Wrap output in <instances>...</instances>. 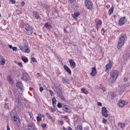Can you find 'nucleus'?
I'll use <instances>...</instances> for the list:
<instances>
[{
    "label": "nucleus",
    "instance_id": "obj_1",
    "mask_svg": "<svg viewBox=\"0 0 130 130\" xmlns=\"http://www.w3.org/2000/svg\"><path fill=\"white\" fill-rule=\"evenodd\" d=\"M119 75V72L116 70H112L110 76V78L108 80V82L109 84H112V83H114L116 81V79L118 77Z\"/></svg>",
    "mask_w": 130,
    "mask_h": 130
},
{
    "label": "nucleus",
    "instance_id": "obj_2",
    "mask_svg": "<svg viewBox=\"0 0 130 130\" xmlns=\"http://www.w3.org/2000/svg\"><path fill=\"white\" fill-rule=\"evenodd\" d=\"M126 36V35H125V34H122L121 35L117 44L118 49H120V48H121V47H122V46H123V45H124Z\"/></svg>",
    "mask_w": 130,
    "mask_h": 130
},
{
    "label": "nucleus",
    "instance_id": "obj_3",
    "mask_svg": "<svg viewBox=\"0 0 130 130\" xmlns=\"http://www.w3.org/2000/svg\"><path fill=\"white\" fill-rule=\"evenodd\" d=\"M24 28L27 35H31L34 31V29L31 25H29V24H25L24 25Z\"/></svg>",
    "mask_w": 130,
    "mask_h": 130
},
{
    "label": "nucleus",
    "instance_id": "obj_4",
    "mask_svg": "<svg viewBox=\"0 0 130 130\" xmlns=\"http://www.w3.org/2000/svg\"><path fill=\"white\" fill-rule=\"evenodd\" d=\"M15 98L14 99L15 105L16 107H20L22 105V98L18 94L16 93L15 94Z\"/></svg>",
    "mask_w": 130,
    "mask_h": 130
},
{
    "label": "nucleus",
    "instance_id": "obj_5",
    "mask_svg": "<svg viewBox=\"0 0 130 130\" xmlns=\"http://www.w3.org/2000/svg\"><path fill=\"white\" fill-rule=\"evenodd\" d=\"M16 87L19 93L20 94V95H22V92H24V87L23 86V83H22L21 82H17L16 83Z\"/></svg>",
    "mask_w": 130,
    "mask_h": 130
},
{
    "label": "nucleus",
    "instance_id": "obj_6",
    "mask_svg": "<svg viewBox=\"0 0 130 130\" xmlns=\"http://www.w3.org/2000/svg\"><path fill=\"white\" fill-rule=\"evenodd\" d=\"M85 8L87 10H92L93 9V3L90 0H84Z\"/></svg>",
    "mask_w": 130,
    "mask_h": 130
},
{
    "label": "nucleus",
    "instance_id": "obj_7",
    "mask_svg": "<svg viewBox=\"0 0 130 130\" xmlns=\"http://www.w3.org/2000/svg\"><path fill=\"white\" fill-rule=\"evenodd\" d=\"M56 89H54L55 92L58 94V96L59 98L61 99L62 100H64V97L62 95V91L59 87H56Z\"/></svg>",
    "mask_w": 130,
    "mask_h": 130
},
{
    "label": "nucleus",
    "instance_id": "obj_8",
    "mask_svg": "<svg viewBox=\"0 0 130 130\" xmlns=\"http://www.w3.org/2000/svg\"><path fill=\"white\" fill-rule=\"evenodd\" d=\"M19 47L21 50L26 53H29V52H30V50L26 45H19Z\"/></svg>",
    "mask_w": 130,
    "mask_h": 130
},
{
    "label": "nucleus",
    "instance_id": "obj_9",
    "mask_svg": "<svg viewBox=\"0 0 130 130\" xmlns=\"http://www.w3.org/2000/svg\"><path fill=\"white\" fill-rule=\"evenodd\" d=\"M127 22V20H126V18L125 16L122 17L119 19V25L120 26H123L125 23Z\"/></svg>",
    "mask_w": 130,
    "mask_h": 130
},
{
    "label": "nucleus",
    "instance_id": "obj_10",
    "mask_svg": "<svg viewBox=\"0 0 130 130\" xmlns=\"http://www.w3.org/2000/svg\"><path fill=\"white\" fill-rule=\"evenodd\" d=\"M95 27L97 31H99V28H100V26L102 25V21L100 19H96L95 20Z\"/></svg>",
    "mask_w": 130,
    "mask_h": 130
},
{
    "label": "nucleus",
    "instance_id": "obj_11",
    "mask_svg": "<svg viewBox=\"0 0 130 130\" xmlns=\"http://www.w3.org/2000/svg\"><path fill=\"white\" fill-rule=\"evenodd\" d=\"M102 114L104 117H108V114L107 113V109H106V107H103L102 108Z\"/></svg>",
    "mask_w": 130,
    "mask_h": 130
},
{
    "label": "nucleus",
    "instance_id": "obj_12",
    "mask_svg": "<svg viewBox=\"0 0 130 130\" xmlns=\"http://www.w3.org/2000/svg\"><path fill=\"white\" fill-rule=\"evenodd\" d=\"M125 90V85H122L121 86H119V87L117 89V91L118 93H123Z\"/></svg>",
    "mask_w": 130,
    "mask_h": 130
},
{
    "label": "nucleus",
    "instance_id": "obj_13",
    "mask_svg": "<svg viewBox=\"0 0 130 130\" xmlns=\"http://www.w3.org/2000/svg\"><path fill=\"white\" fill-rule=\"evenodd\" d=\"M69 62L70 63L71 69H75V68H76V62H75L74 59H69Z\"/></svg>",
    "mask_w": 130,
    "mask_h": 130
},
{
    "label": "nucleus",
    "instance_id": "obj_14",
    "mask_svg": "<svg viewBox=\"0 0 130 130\" xmlns=\"http://www.w3.org/2000/svg\"><path fill=\"white\" fill-rule=\"evenodd\" d=\"M28 79H29V75H28L26 72H23L22 73V77L21 79L24 80V81H27Z\"/></svg>",
    "mask_w": 130,
    "mask_h": 130
},
{
    "label": "nucleus",
    "instance_id": "obj_15",
    "mask_svg": "<svg viewBox=\"0 0 130 130\" xmlns=\"http://www.w3.org/2000/svg\"><path fill=\"white\" fill-rule=\"evenodd\" d=\"M111 67H112V64L111 62H109V63L106 66L105 72H106V73H109V70H111Z\"/></svg>",
    "mask_w": 130,
    "mask_h": 130
},
{
    "label": "nucleus",
    "instance_id": "obj_16",
    "mask_svg": "<svg viewBox=\"0 0 130 130\" xmlns=\"http://www.w3.org/2000/svg\"><path fill=\"white\" fill-rule=\"evenodd\" d=\"M62 110L64 112H69L70 111V106L66 105H62Z\"/></svg>",
    "mask_w": 130,
    "mask_h": 130
},
{
    "label": "nucleus",
    "instance_id": "obj_17",
    "mask_svg": "<svg viewBox=\"0 0 130 130\" xmlns=\"http://www.w3.org/2000/svg\"><path fill=\"white\" fill-rule=\"evenodd\" d=\"M96 74H97V71L96 70V67H93L91 68V72L90 73V76L94 77V76H96Z\"/></svg>",
    "mask_w": 130,
    "mask_h": 130
},
{
    "label": "nucleus",
    "instance_id": "obj_18",
    "mask_svg": "<svg viewBox=\"0 0 130 130\" xmlns=\"http://www.w3.org/2000/svg\"><path fill=\"white\" fill-rule=\"evenodd\" d=\"M32 17L35 18V19H40V16H39V13L36 11H34L32 13Z\"/></svg>",
    "mask_w": 130,
    "mask_h": 130
},
{
    "label": "nucleus",
    "instance_id": "obj_19",
    "mask_svg": "<svg viewBox=\"0 0 130 130\" xmlns=\"http://www.w3.org/2000/svg\"><path fill=\"white\" fill-rule=\"evenodd\" d=\"M126 104H127V102L124 101H120L119 103H118V105L119 107H123Z\"/></svg>",
    "mask_w": 130,
    "mask_h": 130
},
{
    "label": "nucleus",
    "instance_id": "obj_20",
    "mask_svg": "<svg viewBox=\"0 0 130 130\" xmlns=\"http://www.w3.org/2000/svg\"><path fill=\"white\" fill-rule=\"evenodd\" d=\"M27 125L28 126V128L31 129H34V127H35V124L32 121H30L28 124Z\"/></svg>",
    "mask_w": 130,
    "mask_h": 130
},
{
    "label": "nucleus",
    "instance_id": "obj_21",
    "mask_svg": "<svg viewBox=\"0 0 130 130\" xmlns=\"http://www.w3.org/2000/svg\"><path fill=\"white\" fill-rule=\"evenodd\" d=\"M63 69L64 70L69 74V75H71L72 74V71H71V69L68 67L67 65L63 66Z\"/></svg>",
    "mask_w": 130,
    "mask_h": 130
},
{
    "label": "nucleus",
    "instance_id": "obj_22",
    "mask_svg": "<svg viewBox=\"0 0 130 130\" xmlns=\"http://www.w3.org/2000/svg\"><path fill=\"white\" fill-rule=\"evenodd\" d=\"M72 16L75 20H77V18H78V17L80 16V12H75L74 14L72 15Z\"/></svg>",
    "mask_w": 130,
    "mask_h": 130
},
{
    "label": "nucleus",
    "instance_id": "obj_23",
    "mask_svg": "<svg viewBox=\"0 0 130 130\" xmlns=\"http://www.w3.org/2000/svg\"><path fill=\"white\" fill-rule=\"evenodd\" d=\"M130 54L129 53H126L123 55L124 60H127L129 58Z\"/></svg>",
    "mask_w": 130,
    "mask_h": 130
},
{
    "label": "nucleus",
    "instance_id": "obj_24",
    "mask_svg": "<svg viewBox=\"0 0 130 130\" xmlns=\"http://www.w3.org/2000/svg\"><path fill=\"white\" fill-rule=\"evenodd\" d=\"M7 80L8 82H9V83L11 84V85H13L14 83V81H13V79H12V77L11 76H8L7 77Z\"/></svg>",
    "mask_w": 130,
    "mask_h": 130
},
{
    "label": "nucleus",
    "instance_id": "obj_25",
    "mask_svg": "<svg viewBox=\"0 0 130 130\" xmlns=\"http://www.w3.org/2000/svg\"><path fill=\"white\" fill-rule=\"evenodd\" d=\"M62 81L63 84H69L70 83V80L67 78H65L64 77L62 78Z\"/></svg>",
    "mask_w": 130,
    "mask_h": 130
},
{
    "label": "nucleus",
    "instance_id": "obj_26",
    "mask_svg": "<svg viewBox=\"0 0 130 130\" xmlns=\"http://www.w3.org/2000/svg\"><path fill=\"white\" fill-rule=\"evenodd\" d=\"M15 116H17V112H16L15 110H13L11 113V117L12 118H13V117H15Z\"/></svg>",
    "mask_w": 130,
    "mask_h": 130
},
{
    "label": "nucleus",
    "instance_id": "obj_27",
    "mask_svg": "<svg viewBox=\"0 0 130 130\" xmlns=\"http://www.w3.org/2000/svg\"><path fill=\"white\" fill-rule=\"evenodd\" d=\"M0 63L1 66H4L5 65V63H6V60L5 59V58H4V57H2L1 58Z\"/></svg>",
    "mask_w": 130,
    "mask_h": 130
},
{
    "label": "nucleus",
    "instance_id": "obj_28",
    "mask_svg": "<svg viewBox=\"0 0 130 130\" xmlns=\"http://www.w3.org/2000/svg\"><path fill=\"white\" fill-rule=\"evenodd\" d=\"M42 115L41 114H39L38 116L37 117V121L38 122L41 121V120H42Z\"/></svg>",
    "mask_w": 130,
    "mask_h": 130
},
{
    "label": "nucleus",
    "instance_id": "obj_29",
    "mask_svg": "<svg viewBox=\"0 0 130 130\" xmlns=\"http://www.w3.org/2000/svg\"><path fill=\"white\" fill-rule=\"evenodd\" d=\"M13 120H14V121L17 122V124L18 123H20V119H19V118H18V117H17V116L13 117Z\"/></svg>",
    "mask_w": 130,
    "mask_h": 130
},
{
    "label": "nucleus",
    "instance_id": "obj_30",
    "mask_svg": "<svg viewBox=\"0 0 130 130\" xmlns=\"http://www.w3.org/2000/svg\"><path fill=\"white\" fill-rule=\"evenodd\" d=\"M113 10H114V7L112 6V7L109 10L108 13L109 15L113 14Z\"/></svg>",
    "mask_w": 130,
    "mask_h": 130
},
{
    "label": "nucleus",
    "instance_id": "obj_31",
    "mask_svg": "<svg viewBox=\"0 0 130 130\" xmlns=\"http://www.w3.org/2000/svg\"><path fill=\"white\" fill-rule=\"evenodd\" d=\"M52 105L54 107L55 105H56V99H55V98H53L52 99Z\"/></svg>",
    "mask_w": 130,
    "mask_h": 130
},
{
    "label": "nucleus",
    "instance_id": "obj_32",
    "mask_svg": "<svg viewBox=\"0 0 130 130\" xmlns=\"http://www.w3.org/2000/svg\"><path fill=\"white\" fill-rule=\"evenodd\" d=\"M81 91L83 93V94H85V95H87L89 92H88V90H87L84 88H81Z\"/></svg>",
    "mask_w": 130,
    "mask_h": 130
},
{
    "label": "nucleus",
    "instance_id": "obj_33",
    "mask_svg": "<svg viewBox=\"0 0 130 130\" xmlns=\"http://www.w3.org/2000/svg\"><path fill=\"white\" fill-rule=\"evenodd\" d=\"M44 26L45 28H47V29H51V25L48 24V23H46Z\"/></svg>",
    "mask_w": 130,
    "mask_h": 130
},
{
    "label": "nucleus",
    "instance_id": "obj_34",
    "mask_svg": "<svg viewBox=\"0 0 130 130\" xmlns=\"http://www.w3.org/2000/svg\"><path fill=\"white\" fill-rule=\"evenodd\" d=\"M21 59L23 61H24L25 63L26 62H28V58L26 57H22Z\"/></svg>",
    "mask_w": 130,
    "mask_h": 130
},
{
    "label": "nucleus",
    "instance_id": "obj_35",
    "mask_svg": "<svg viewBox=\"0 0 130 130\" xmlns=\"http://www.w3.org/2000/svg\"><path fill=\"white\" fill-rule=\"evenodd\" d=\"M76 129L77 130H83V127H82V125H78L77 126Z\"/></svg>",
    "mask_w": 130,
    "mask_h": 130
},
{
    "label": "nucleus",
    "instance_id": "obj_36",
    "mask_svg": "<svg viewBox=\"0 0 130 130\" xmlns=\"http://www.w3.org/2000/svg\"><path fill=\"white\" fill-rule=\"evenodd\" d=\"M46 116H47L48 118L49 119H52V117L50 116V114H49L48 112L46 113Z\"/></svg>",
    "mask_w": 130,
    "mask_h": 130
},
{
    "label": "nucleus",
    "instance_id": "obj_37",
    "mask_svg": "<svg viewBox=\"0 0 130 130\" xmlns=\"http://www.w3.org/2000/svg\"><path fill=\"white\" fill-rule=\"evenodd\" d=\"M118 126L120 127H124V124L121 122H119L118 123Z\"/></svg>",
    "mask_w": 130,
    "mask_h": 130
},
{
    "label": "nucleus",
    "instance_id": "obj_38",
    "mask_svg": "<svg viewBox=\"0 0 130 130\" xmlns=\"http://www.w3.org/2000/svg\"><path fill=\"white\" fill-rule=\"evenodd\" d=\"M100 88L101 90H102L103 92H105L106 91V89H105V87H103V86H101L100 87Z\"/></svg>",
    "mask_w": 130,
    "mask_h": 130
},
{
    "label": "nucleus",
    "instance_id": "obj_39",
    "mask_svg": "<svg viewBox=\"0 0 130 130\" xmlns=\"http://www.w3.org/2000/svg\"><path fill=\"white\" fill-rule=\"evenodd\" d=\"M9 2L12 5L16 4V1H15V0H9Z\"/></svg>",
    "mask_w": 130,
    "mask_h": 130
},
{
    "label": "nucleus",
    "instance_id": "obj_40",
    "mask_svg": "<svg viewBox=\"0 0 130 130\" xmlns=\"http://www.w3.org/2000/svg\"><path fill=\"white\" fill-rule=\"evenodd\" d=\"M49 92L50 93V94L51 95V96H53L54 95V93L53 92V91L51 90H49Z\"/></svg>",
    "mask_w": 130,
    "mask_h": 130
},
{
    "label": "nucleus",
    "instance_id": "obj_41",
    "mask_svg": "<svg viewBox=\"0 0 130 130\" xmlns=\"http://www.w3.org/2000/svg\"><path fill=\"white\" fill-rule=\"evenodd\" d=\"M41 126L43 128V129H44V128H45V127H46V123H42Z\"/></svg>",
    "mask_w": 130,
    "mask_h": 130
},
{
    "label": "nucleus",
    "instance_id": "obj_42",
    "mask_svg": "<svg viewBox=\"0 0 130 130\" xmlns=\"http://www.w3.org/2000/svg\"><path fill=\"white\" fill-rule=\"evenodd\" d=\"M57 107H58V108H61V107H62V105L61 104V103H58L57 104Z\"/></svg>",
    "mask_w": 130,
    "mask_h": 130
},
{
    "label": "nucleus",
    "instance_id": "obj_43",
    "mask_svg": "<svg viewBox=\"0 0 130 130\" xmlns=\"http://www.w3.org/2000/svg\"><path fill=\"white\" fill-rule=\"evenodd\" d=\"M102 122L103 123H105V124H106V122H107V120H106L105 118H103L102 120Z\"/></svg>",
    "mask_w": 130,
    "mask_h": 130
},
{
    "label": "nucleus",
    "instance_id": "obj_44",
    "mask_svg": "<svg viewBox=\"0 0 130 130\" xmlns=\"http://www.w3.org/2000/svg\"><path fill=\"white\" fill-rule=\"evenodd\" d=\"M12 50H13V51H17V47H12Z\"/></svg>",
    "mask_w": 130,
    "mask_h": 130
},
{
    "label": "nucleus",
    "instance_id": "obj_45",
    "mask_svg": "<svg viewBox=\"0 0 130 130\" xmlns=\"http://www.w3.org/2000/svg\"><path fill=\"white\" fill-rule=\"evenodd\" d=\"M24 6H25V3L24 2V1H22L21 4V6L24 7Z\"/></svg>",
    "mask_w": 130,
    "mask_h": 130
},
{
    "label": "nucleus",
    "instance_id": "obj_46",
    "mask_svg": "<svg viewBox=\"0 0 130 130\" xmlns=\"http://www.w3.org/2000/svg\"><path fill=\"white\" fill-rule=\"evenodd\" d=\"M18 66H19L20 68H22L23 67V64L21 62H18Z\"/></svg>",
    "mask_w": 130,
    "mask_h": 130
},
{
    "label": "nucleus",
    "instance_id": "obj_47",
    "mask_svg": "<svg viewBox=\"0 0 130 130\" xmlns=\"http://www.w3.org/2000/svg\"><path fill=\"white\" fill-rule=\"evenodd\" d=\"M101 31H102V34L103 35H104V28H102Z\"/></svg>",
    "mask_w": 130,
    "mask_h": 130
},
{
    "label": "nucleus",
    "instance_id": "obj_48",
    "mask_svg": "<svg viewBox=\"0 0 130 130\" xmlns=\"http://www.w3.org/2000/svg\"><path fill=\"white\" fill-rule=\"evenodd\" d=\"M98 106H102V103L101 102H98Z\"/></svg>",
    "mask_w": 130,
    "mask_h": 130
},
{
    "label": "nucleus",
    "instance_id": "obj_49",
    "mask_svg": "<svg viewBox=\"0 0 130 130\" xmlns=\"http://www.w3.org/2000/svg\"><path fill=\"white\" fill-rule=\"evenodd\" d=\"M31 61H33V62H34L35 61H36V59H35V57L31 58Z\"/></svg>",
    "mask_w": 130,
    "mask_h": 130
},
{
    "label": "nucleus",
    "instance_id": "obj_50",
    "mask_svg": "<svg viewBox=\"0 0 130 130\" xmlns=\"http://www.w3.org/2000/svg\"><path fill=\"white\" fill-rule=\"evenodd\" d=\"M37 78H39V77H40L41 75H40V73H38L36 75Z\"/></svg>",
    "mask_w": 130,
    "mask_h": 130
},
{
    "label": "nucleus",
    "instance_id": "obj_51",
    "mask_svg": "<svg viewBox=\"0 0 130 130\" xmlns=\"http://www.w3.org/2000/svg\"><path fill=\"white\" fill-rule=\"evenodd\" d=\"M43 90H44L43 87H40V92H42L43 91Z\"/></svg>",
    "mask_w": 130,
    "mask_h": 130
},
{
    "label": "nucleus",
    "instance_id": "obj_52",
    "mask_svg": "<svg viewBox=\"0 0 130 130\" xmlns=\"http://www.w3.org/2000/svg\"><path fill=\"white\" fill-rule=\"evenodd\" d=\"M7 130H11V129L10 128V126H9V125H7Z\"/></svg>",
    "mask_w": 130,
    "mask_h": 130
},
{
    "label": "nucleus",
    "instance_id": "obj_53",
    "mask_svg": "<svg viewBox=\"0 0 130 130\" xmlns=\"http://www.w3.org/2000/svg\"><path fill=\"white\" fill-rule=\"evenodd\" d=\"M124 82H127V78L124 77Z\"/></svg>",
    "mask_w": 130,
    "mask_h": 130
},
{
    "label": "nucleus",
    "instance_id": "obj_54",
    "mask_svg": "<svg viewBox=\"0 0 130 130\" xmlns=\"http://www.w3.org/2000/svg\"><path fill=\"white\" fill-rule=\"evenodd\" d=\"M59 122H60V124H63V121L60 120V121H59Z\"/></svg>",
    "mask_w": 130,
    "mask_h": 130
},
{
    "label": "nucleus",
    "instance_id": "obj_55",
    "mask_svg": "<svg viewBox=\"0 0 130 130\" xmlns=\"http://www.w3.org/2000/svg\"><path fill=\"white\" fill-rule=\"evenodd\" d=\"M9 47L11 49H12V48H13V47L11 45H9Z\"/></svg>",
    "mask_w": 130,
    "mask_h": 130
},
{
    "label": "nucleus",
    "instance_id": "obj_56",
    "mask_svg": "<svg viewBox=\"0 0 130 130\" xmlns=\"http://www.w3.org/2000/svg\"><path fill=\"white\" fill-rule=\"evenodd\" d=\"M68 130H73V129L72 128V127H69Z\"/></svg>",
    "mask_w": 130,
    "mask_h": 130
},
{
    "label": "nucleus",
    "instance_id": "obj_57",
    "mask_svg": "<svg viewBox=\"0 0 130 130\" xmlns=\"http://www.w3.org/2000/svg\"><path fill=\"white\" fill-rule=\"evenodd\" d=\"M62 129H63V130H66V127H62Z\"/></svg>",
    "mask_w": 130,
    "mask_h": 130
},
{
    "label": "nucleus",
    "instance_id": "obj_58",
    "mask_svg": "<svg viewBox=\"0 0 130 130\" xmlns=\"http://www.w3.org/2000/svg\"><path fill=\"white\" fill-rule=\"evenodd\" d=\"M28 130H34V129H30V128H28Z\"/></svg>",
    "mask_w": 130,
    "mask_h": 130
},
{
    "label": "nucleus",
    "instance_id": "obj_59",
    "mask_svg": "<svg viewBox=\"0 0 130 130\" xmlns=\"http://www.w3.org/2000/svg\"><path fill=\"white\" fill-rule=\"evenodd\" d=\"M29 115H30V117H32V116L30 114H29Z\"/></svg>",
    "mask_w": 130,
    "mask_h": 130
},
{
    "label": "nucleus",
    "instance_id": "obj_60",
    "mask_svg": "<svg viewBox=\"0 0 130 130\" xmlns=\"http://www.w3.org/2000/svg\"><path fill=\"white\" fill-rule=\"evenodd\" d=\"M64 31L65 32H66V29H64Z\"/></svg>",
    "mask_w": 130,
    "mask_h": 130
},
{
    "label": "nucleus",
    "instance_id": "obj_61",
    "mask_svg": "<svg viewBox=\"0 0 130 130\" xmlns=\"http://www.w3.org/2000/svg\"><path fill=\"white\" fill-rule=\"evenodd\" d=\"M34 34H35V35H36V33H35H35H34Z\"/></svg>",
    "mask_w": 130,
    "mask_h": 130
},
{
    "label": "nucleus",
    "instance_id": "obj_62",
    "mask_svg": "<svg viewBox=\"0 0 130 130\" xmlns=\"http://www.w3.org/2000/svg\"><path fill=\"white\" fill-rule=\"evenodd\" d=\"M42 116H43H43H44V115H43H43H42Z\"/></svg>",
    "mask_w": 130,
    "mask_h": 130
},
{
    "label": "nucleus",
    "instance_id": "obj_63",
    "mask_svg": "<svg viewBox=\"0 0 130 130\" xmlns=\"http://www.w3.org/2000/svg\"><path fill=\"white\" fill-rule=\"evenodd\" d=\"M0 7H1V5H0ZM0 17H2V15H1V14H0Z\"/></svg>",
    "mask_w": 130,
    "mask_h": 130
},
{
    "label": "nucleus",
    "instance_id": "obj_64",
    "mask_svg": "<svg viewBox=\"0 0 130 130\" xmlns=\"http://www.w3.org/2000/svg\"><path fill=\"white\" fill-rule=\"evenodd\" d=\"M70 2H72V0H69Z\"/></svg>",
    "mask_w": 130,
    "mask_h": 130
}]
</instances>
